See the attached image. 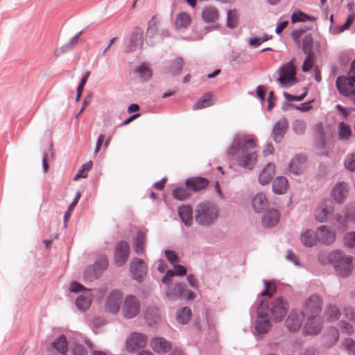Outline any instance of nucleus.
I'll return each mask as SVG.
<instances>
[{
  "label": "nucleus",
  "instance_id": "nucleus-3",
  "mask_svg": "<svg viewBox=\"0 0 355 355\" xmlns=\"http://www.w3.org/2000/svg\"><path fill=\"white\" fill-rule=\"evenodd\" d=\"M268 304V308L266 309V312L270 314V317L275 322L281 321L286 315L289 305L288 302L282 297H277L274 298L270 303L265 302Z\"/></svg>",
  "mask_w": 355,
  "mask_h": 355
},
{
  "label": "nucleus",
  "instance_id": "nucleus-5",
  "mask_svg": "<svg viewBox=\"0 0 355 355\" xmlns=\"http://www.w3.org/2000/svg\"><path fill=\"white\" fill-rule=\"evenodd\" d=\"M352 257L345 255L338 250L333 266L336 274L341 277H348L352 271Z\"/></svg>",
  "mask_w": 355,
  "mask_h": 355
},
{
  "label": "nucleus",
  "instance_id": "nucleus-47",
  "mask_svg": "<svg viewBox=\"0 0 355 355\" xmlns=\"http://www.w3.org/2000/svg\"><path fill=\"white\" fill-rule=\"evenodd\" d=\"M108 266V261L106 257H100L92 266L96 268L98 274L101 277L103 272L107 269Z\"/></svg>",
  "mask_w": 355,
  "mask_h": 355
},
{
  "label": "nucleus",
  "instance_id": "nucleus-32",
  "mask_svg": "<svg viewBox=\"0 0 355 355\" xmlns=\"http://www.w3.org/2000/svg\"><path fill=\"white\" fill-rule=\"evenodd\" d=\"M338 250H334L330 252L322 250L318 254V260L323 266L332 264L338 253Z\"/></svg>",
  "mask_w": 355,
  "mask_h": 355
},
{
  "label": "nucleus",
  "instance_id": "nucleus-4",
  "mask_svg": "<svg viewBox=\"0 0 355 355\" xmlns=\"http://www.w3.org/2000/svg\"><path fill=\"white\" fill-rule=\"evenodd\" d=\"M277 72L279 73L277 81L284 87H291L297 82L293 59L282 66Z\"/></svg>",
  "mask_w": 355,
  "mask_h": 355
},
{
  "label": "nucleus",
  "instance_id": "nucleus-6",
  "mask_svg": "<svg viewBox=\"0 0 355 355\" xmlns=\"http://www.w3.org/2000/svg\"><path fill=\"white\" fill-rule=\"evenodd\" d=\"M70 291L75 293L85 291L77 297L76 304L80 310H86L89 307L92 301V295L89 290L86 289L80 283L73 282L70 285Z\"/></svg>",
  "mask_w": 355,
  "mask_h": 355
},
{
  "label": "nucleus",
  "instance_id": "nucleus-62",
  "mask_svg": "<svg viewBox=\"0 0 355 355\" xmlns=\"http://www.w3.org/2000/svg\"><path fill=\"white\" fill-rule=\"evenodd\" d=\"M79 35H76L73 37L69 44H66L61 48V51L62 52L66 51L67 50L71 49L73 47V46L78 42Z\"/></svg>",
  "mask_w": 355,
  "mask_h": 355
},
{
  "label": "nucleus",
  "instance_id": "nucleus-44",
  "mask_svg": "<svg viewBox=\"0 0 355 355\" xmlns=\"http://www.w3.org/2000/svg\"><path fill=\"white\" fill-rule=\"evenodd\" d=\"M83 277L85 282H92L99 278L100 275L98 274L96 268H94L92 266H89L86 268L84 272Z\"/></svg>",
  "mask_w": 355,
  "mask_h": 355
},
{
  "label": "nucleus",
  "instance_id": "nucleus-35",
  "mask_svg": "<svg viewBox=\"0 0 355 355\" xmlns=\"http://www.w3.org/2000/svg\"><path fill=\"white\" fill-rule=\"evenodd\" d=\"M218 17V13L214 7H207L202 12V18L207 23L214 22Z\"/></svg>",
  "mask_w": 355,
  "mask_h": 355
},
{
  "label": "nucleus",
  "instance_id": "nucleus-64",
  "mask_svg": "<svg viewBox=\"0 0 355 355\" xmlns=\"http://www.w3.org/2000/svg\"><path fill=\"white\" fill-rule=\"evenodd\" d=\"M73 355H87V352L84 346L80 345H76L73 349Z\"/></svg>",
  "mask_w": 355,
  "mask_h": 355
},
{
  "label": "nucleus",
  "instance_id": "nucleus-8",
  "mask_svg": "<svg viewBox=\"0 0 355 355\" xmlns=\"http://www.w3.org/2000/svg\"><path fill=\"white\" fill-rule=\"evenodd\" d=\"M166 296L168 298L173 300H178L180 297L186 300H192L195 298L194 293L181 283H176L173 286L169 287L166 291Z\"/></svg>",
  "mask_w": 355,
  "mask_h": 355
},
{
  "label": "nucleus",
  "instance_id": "nucleus-60",
  "mask_svg": "<svg viewBox=\"0 0 355 355\" xmlns=\"http://www.w3.org/2000/svg\"><path fill=\"white\" fill-rule=\"evenodd\" d=\"M164 254L167 260L173 265L178 263L179 258L177 253L173 250H166L164 251Z\"/></svg>",
  "mask_w": 355,
  "mask_h": 355
},
{
  "label": "nucleus",
  "instance_id": "nucleus-38",
  "mask_svg": "<svg viewBox=\"0 0 355 355\" xmlns=\"http://www.w3.org/2000/svg\"><path fill=\"white\" fill-rule=\"evenodd\" d=\"M191 23L190 16L184 12L178 15L175 19V26L178 29L187 28Z\"/></svg>",
  "mask_w": 355,
  "mask_h": 355
},
{
  "label": "nucleus",
  "instance_id": "nucleus-26",
  "mask_svg": "<svg viewBox=\"0 0 355 355\" xmlns=\"http://www.w3.org/2000/svg\"><path fill=\"white\" fill-rule=\"evenodd\" d=\"M275 173V166L274 164H268L261 171L259 175V182L262 185L268 184Z\"/></svg>",
  "mask_w": 355,
  "mask_h": 355
},
{
  "label": "nucleus",
  "instance_id": "nucleus-37",
  "mask_svg": "<svg viewBox=\"0 0 355 355\" xmlns=\"http://www.w3.org/2000/svg\"><path fill=\"white\" fill-rule=\"evenodd\" d=\"M211 94L210 93L205 94L200 99H199L193 107L194 110H200L207 107L212 105Z\"/></svg>",
  "mask_w": 355,
  "mask_h": 355
},
{
  "label": "nucleus",
  "instance_id": "nucleus-57",
  "mask_svg": "<svg viewBox=\"0 0 355 355\" xmlns=\"http://www.w3.org/2000/svg\"><path fill=\"white\" fill-rule=\"evenodd\" d=\"M343 344L349 355H355V340L353 338H347L344 339Z\"/></svg>",
  "mask_w": 355,
  "mask_h": 355
},
{
  "label": "nucleus",
  "instance_id": "nucleus-51",
  "mask_svg": "<svg viewBox=\"0 0 355 355\" xmlns=\"http://www.w3.org/2000/svg\"><path fill=\"white\" fill-rule=\"evenodd\" d=\"M336 221L342 226H346L348 221H355V213H347L344 216L336 214L335 216Z\"/></svg>",
  "mask_w": 355,
  "mask_h": 355
},
{
  "label": "nucleus",
  "instance_id": "nucleus-2",
  "mask_svg": "<svg viewBox=\"0 0 355 355\" xmlns=\"http://www.w3.org/2000/svg\"><path fill=\"white\" fill-rule=\"evenodd\" d=\"M218 209L216 204L211 202L199 203L195 209L194 217L196 223L201 226L208 227L217 220Z\"/></svg>",
  "mask_w": 355,
  "mask_h": 355
},
{
  "label": "nucleus",
  "instance_id": "nucleus-49",
  "mask_svg": "<svg viewBox=\"0 0 355 355\" xmlns=\"http://www.w3.org/2000/svg\"><path fill=\"white\" fill-rule=\"evenodd\" d=\"M292 128L295 133L302 135H304L306 131V123L303 119H295L292 123Z\"/></svg>",
  "mask_w": 355,
  "mask_h": 355
},
{
  "label": "nucleus",
  "instance_id": "nucleus-31",
  "mask_svg": "<svg viewBox=\"0 0 355 355\" xmlns=\"http://www.w3.org/2000/svg\"><path fill=\"white\" fill-rule=\"evenodd\" d=\"M288 186L287 179L285 177L279 176L274 180L272 189L276 194H283L286 191Z\"/></svg>",
  "mask_w": 355,
  "mask_h": 355
},
{
  "label": "nucleus",
  "instance_id": "nucleus-43",
  "mask_svg": "<svg viewBox=\"0 0 355 355\" xmlns=\"http://www.w3.org/2000/svg\"><path fill=\"white\" fill-rule=\"evenodd\" d=\"M172 349L171 342L163 338L157 337V353L165 354Z\"/></svg>",
  "mask_w": 355,
  "mask_h": 355
},
{
  "label": "nucleus",
  "instance_id": "nucleus-59",
  "mask_svg": "<svg viewBox=\"0 0 355 355\" xmlns=\"http://www.w3.org/2000/svg\"><path fill=\"white\" fill-rule=\"evenodd\" d=\"M344 243L349 248L355 246V232H347L345 234Z\"/></svg>",
  "mask_w": 355,
  "mask_h": 355
},
{
  "label": "nucleus",
  "instance_id": "nucleus-33",
  "mask_svg": "<svg viewBox=\"0 0 355 355\" xmlns=\"http://www.w3.org/2000/svg\"><path fill=\"white\" fill-rule=\"evenodd\" d=\"M279 220V213L277 209L269 210L263 217V224L265 227H272L275 225Z\"/></svg>",
  "mask_w": 355,
  "mask_h": 355
},
{
  "label": "nucleus",
  "instance_id": "nucleus-22",
  "mask_svg": "<svg viewBox=\"0 0 355 355\" xmlns=\"http://www.w3.org/2000/svg\"><path fill=\"white\" fill-rule=\"evenodd\" d=\"M288 126V122L286 118H282L275 123L272 131V137L276 143L282 141Z\"/></svg>",
  "mask_w": 355,
  "mask_h": 355
},
{
  "label": "nucleus",
  "instance_id": "nucleus-21",
  "mask_svg": "<svg viewBox=\"0 0 355 355\" xmlns=\"http://www.w3.org/2000/svg\"><path fill=\"white\" fill-rule=\"evenodd\" d=\"M305 166V156L302 155H296L291 160L288 164V171L294 175H300L304 171Z\"/></svg>",
  "mask_w": 355,
  "mask_h": 355
},
{
  "label": "nucleus",
  "instance_id": "nucleus-12",
  "mask_svg": "<svg viewBox=\"0 0 355 355\" xmlns=\"http://www.w3.org/2000/svg\"><path fill=\"white\" fill-rule=\"evenodd\" d=\"M304 31L302 29L295 30L291 33V37L294 42L302 48L303 51L306 53H313V37L311 34H306L302 39V44L300 42V37L304 33Z\"/></svg>",
  "mask_w": 355,
  "mask_h": 355
},
{
  "label": "nucleus",
  "instance_id": "nucleus-15",
  "mask_svg": "<svg viewBox=\"0 0 355 355\" xmlns=\"http://www.w3.org/2000/svg\"><path fill=\"white\" fill-rule=\"evenodd\" d=\"M130 270L132 277L137 281L141 282L146 275L147 266L143 260L135 258L130 263Z\"/></svg>",
  "mask_w": 355,
  "mask_h": 355
},
{
  "label": "nucleus",
  "instance_id": "nucleus-50",
  "mask_svg": "<svg viewBox=\"0 0 355 355\" xmlns=\"http://www.w3.org/2000/svg\"><path fill=\"white\" fill-rule=\"evenodd\" d=\"M92 167V162L89 161L82 165L81 168L78 170L77 174L73 178V180H78L79 178H85L87 176L88 171Z\"/></svg>",
  "mask_w": 355,
  "mask_h": 355
},
{
  "label": "nucleus",
  "instance_id": "nucleus-55",
  "mask_svg": "<svg viewBox=\"0 0 355 355\" xmlns=\"http://www.w3.org/2000/svg\"><path fill=\"white\" fill-rule=\"evenodd\" d=\"M265 286L264 291L260 294L261 297L269 296L271 297L272 293L276 291V285L273 282H268L267 280H263Z\"/></svg>",
  "mask_w": 355,
  "mask_h": 355
},
{
  "label": "nucleus",
  "instance_id": "nucleus-7",
  "mask_svg": "<svg viewBox=\"0 0 355 355\" xmlns=\"http://www.w3.org/2000/svg\"><path fill=\"white\" fill-rule=\"evenodd\" d=\"M334 210V202L330 199H324L318 204L315 211V218L319 223H325L333 216Z\"/></svg>",
  "mask_w": 355,
  "mask_h": 355
},
{
  "label": "nucleus",
  "instance_id": "nucleus-28",
  "mask_svg": "<svg viewBox=\"0 0 355 355\" xmlns=\"http://www.w3.org/2000/svg\"><path fill=\"white\" fill-rule=\"evenodd\" d=\"M187 272V268L184 266L175 263L173 265V270H167L165 276L162 278V282L168 284L175 275L184 276Z\"/></svg>",
  "mask_w": 355,
  "mask_h": 355
},
{
  "label": "nucleus",
  "instance_id": "nucleus-17",
  "mask_svg": "<svg viewBox=\"0 0 355 355\" xmlns=\"http://www.w3.org/2000/svg\"><path fill=\"white\" fill-rule=\"evenodd\" d=\"M129 254V245L126 242L120 241L115 246L114 262L118 266H123Z\"/></svg>",
  "mask_w": 355,
  "mask_h": 355
},
{
  "label": "nucleus",
  "instance_id": "nucleus-23",
  "mask_svg": "<svg viewBox=\"0 0 355 355\" xmlns=\"http://www.w3.org/2000/svg\"><path fill=\"white\" fill-rule=\"evenodd\" d=\"M348 191L347 184L340 182L335 184L331 191V195L337 202L342 203L347 197Z\"/></svg>",
  "mask_w": 355,
  "mask_h": 355
},
{
  "label": "nucleus",
  "instance_id": "nucleus-36",
  "mask_svg": "<svg viewBox=\"0 0 355 355\" xmlns=\"http://www.w3.org/2000/svg\"><path fill=\"white\" fill-rule=\"evenodd\" d=\"M316 17L314 16L309 15L300 10H297L294 12L291 15V22L293 24L297 23V22H304L306 21H314L316 20Z\"/></svg>",
  "mask_w": 355,
  "mask_h": 355
},
{
  "label": "nucleus",
  "instance_id": "nucleus-45",
  "mask_svg": "<svg viewBox=\"0 0 355 355\" xmlns=\"http://www.w3.org/2000/svg\"><path fill=\"white\" fill-rule=\"evenodd\" d=\"M53 346L59 352L65 354L67 352V343L64 336H60L53 343Z\"/></svg>",
  "mask_w": 355,
  "mask_h": 355
},
{
  "label": "nucleus",
  "instance_id": "nucleus-48",
  "mask_svg": "<svg viewBox=\"0 0 355 355\" xmlns=\"http://www.w3.org/2000/svg\"><path fill=\"white\" fill-rule=\"evenodd\" d=\"M325 314L330 321L338 320L340 312L336 305H329L325 311Z\"/></svg>",
  "mask_w": 355,
  "mask_h": 355
},
{
  "label": "nucleus",
  "instance_id": "nucleus-58",
  "mask_svg": "<svg viewBox=\"0 0 355 355\" xmlns=\"http://www.w3.org/2000/svg\"><path fill=\"white\" fill-rule=\"evenodd\" d=\"M137 71L140 74V77L144 81L148 80L153 74L151 70L144 65L138 67Z\"/></svg>",
  "mask_w": 355,
  "mask_h": 355
},
{
  "label": "nucleus",
  "instance_id": "nucleus-61",
  "mask_svg": "<svg viewBox=\"0 0 355 355\" xmlns=\"http://www.w3.org/2000/svg\"><path fill=\"white\" fill-rule=\"evenodd\" d=\"M339 325L340 327V328L342 329L343 331L348 335H352L354 334V327L350 324L349 323L345 322V321H343V320H341L340 322H339Z\"/></svg>",
  "mask_w": 355,
  "mask_h": 355
},
{
  "label": "nucleus",
  "instance_id": "nucleus-9",
  "mask_svg": "<svg viewBox=\"0 0 355 355\" xmlns=\"http://www.w3.org/2000/svg\"><path fill=\"white\" fill-rule=\"evenodd\" d=\"M266 308H268V304H265L264 301L260 302L257 307L258 319L255 322V329L259 334L266 333L270 327V324L268 319V313L266 312Z\"/></svg>",
  "mask_w": 355,
  "mask_h": 355
},
{
  "label": "nucleus",
  "instance_id": "nucleus-52",
  "mask_svg": "<svg viewBox=\"0 0 355 355\" xmlns=\"http://www.w3.org/2000/svg\"><path fill=\"white\" fill-rule=\"evenodd\" d=\"M239 22V17L236 10H230L227 12V26L230 28H235Z\"/></svg>",
  "mask_w": 355,
  "mask_h": 355
},
{
  "label": "nucleus",
  "instance_id": "nucleus-42",
  "mask_svg": "<svg viewBox=\"0 0 355 355\" xmlns=\"http://www.w3.org/2000/svg\"><path fill=\"white\" fill-rule=\"evenodd\" d=\"M145 243V234L139 231L137 237L134 240V249L136 253L139 254L143 252Z\"/></svg>",
  "mask_w": 355,
  "mask_h": 355
},
{
  "label": "nucleus",
  "instance_id": "nucleus-25",
  "mask_svg": "<svg viewBox=\"0 0 355 355\" xmlns=\"http://www.w3.org/2000/svg\"><path fill=\"white\" fill-rule=\"evenodd\" d=\"M208 183L209 181L206 178L201 177L188 178L185 182L187 188L193 191L205 189L208 185Z\"/></svg>",
  "mask_w": 355,
  "mask_h": 355
},
{
  "label": "nucleus",
  "instance_id": "nucleus-13",
  "mask_svg": "<svg viewBox=\"0 0 355 355\" xmlns=\"http://www.w3.org/2000/svg\"><path fill=\"white\" fill-rule=\"evenodd\" d=\"M336 85L340 94L344 96H351L355 94V83L350 77L338 76Z\"/></svg>",
  "mask_w": 355,
  "mask_h": 355
},
{
  "label": "nucleus",
  "instance_id": "nucleus-39",
  "mask_svg": "<svg viewBox=\"0 0 355 355\" xmlns=\"http://www.w3.org/2000/svg\"><path fill=\"white\" fill-rule=\"evenodd\" d=\"M183 65L184 60L182 58H177L171 62L168 72L173 76L178 75L181 73Z\"/></svg>",
  "mask_w": 355,
  "mask_h": 355
},
{
  "label": "nucleus",
  "instance_id": "nucleus-41",
  "mask_svg": "<svg viewBox=\"0 0 355 355\" xmlns=\"http://www.w3.org/2000/svg\"><path fill=\"white\" fill-rule=\"evenodd\" d=\"M352 135L350 126L344 123L340 122L338 124V138L340 140H347Z\"/></svg>",
  "mask_w": 355,
  "mask_h": 355
},
{
  "label": "nucleus",
  "instance_id": "nucleus-63",
  "mask_svg": "<svg viewBox=\"0 0 355 355\" xmlns=\"http://www.w3.org/2000/svg\"><path fill=\"white\" fill-rule=\"evenodd\" d=\"M344 315L346 319L355 322V311L352 308H345Z\"/></svg>",
  "mask_w": 355,
  "mask_h": 355
},
{
  "label": "nucleus",
  "instance_id": "nucleus-53",
  "mask_svg": "<svg viewBox=\"0 0 355 355\" xmlns=\"http://www.w3.org/2000/svg\"><path fill=\"white\" fill-rule=\"evenodd\" d=\"M141 45V37L140 36H133L130 38L129 44L126 49V52H133L139 49Z\"/></svg>",
  "mask_w": 355,
  "mask_h": 355
},
{
  "label": "nucleus",
  "instance_id": "nucleus-29",
  "mask_svg": "<svg viewBox=\"0 0 355 355\" xmlns=\"http://www.w3.org/2000/svg\"><path fill=\"white\" fill-rule=\"evenodd\" d=\"M252 204L254 210L260 213L268 207V202L264 193H259L252 198Z\"/></svg>",
  "mask_w": 355,
  "mask_h": 355
},
{
  "label": "nucleus",
  "instance_id": "nucleus-10",
  "mask_svg": "<svg viewBox=\"0 0 355 355\" xmlns=\"http://www.w3.org/2000/svg\"><path fill=\"white\" fill-rule=\"evenodd\" d=\"M322 299L318 295L311 296L304 303L303 315L309 317H319L322 311Z\"/></svg>",
  "mask_w": 355,
  "mask_h": 355
},
{
  "label": "nucleus",
  "instance_id": "nucleus-27",
  "mask_svg": "<svg viewBox=\"0 0 355 355\" xmlns=\"http://www.w3.org/2000/svg\"><path fill=\"white\" fill-rule=\"evenodd\" d=\"M301 241L306 247L316 245L318 242L317 231L306 230L301 234Z\"/></svg>",
  "mask_w": 355,
  "mask_h": 355
},
{
  "label": "nucleus",
  "instance_id": "nucleus-1",
  "mask_svg": "<svg viewBox=\"0 0 355 355\" xmlns=\"http://www.w3.org/2000/svg\"><path fill=\"white\" fill-rule=\"evenodd\" d=\"M257 143L250 135L237 132L234 135L232 142L226 149V155L237 164L248 170H252L257 162L255 150Z\"/></svg>",
  "mask_w": 355,
  "mask_h": 355
},
{
  "label": "nucleus",
  "instance_id": "nucleus-56",
  "mask_svg": "<svg viewBox=\"0 0 355 355\" xmlns=\"http://www.w3.org/2000/svg\"><path fill=\"white\" fill-rule=\"evenodd\" d=\"M345 168L349 171H355V152L348 155L344 160Z\"/></svg>",
  "mask_w": 355,
  "mask_h": 355
},
{
  "label": "nucleus",
  "instance_id": "nucleus-19",
  "mask_svg": "<svg viewBox=\"0 0 355 355\" xmlns=\"http://www.w3.org/2000/svg\"><path fill=\"white\" fill-rule=\"evenodd\" d=\"M122 295L120 292L114 291L108 295L106 303L105 309L112 313H116L121 306Z\"/></svg>",
  "mask_w": 355,
  "mask_h": 355
},
{
  "label": "nucleus",
  "instance_id": "nucleus-16",
  "mask_svg": "<svg viewBox=\"0 0 355 355\" xmlns=\"http://www.w3.org/2000/svg\"><path fill=\"white\" fill-rule=\"evenodd\" d=\"M304 318V316L301 311H291L285 322L287 329L292 332L300 330Z\"/></svg>",
  "mask_w": 355,
  "mask_h": 355
},
{
  "label": "nucleus",
  "instance_id": "nucleus-20",
  "mask_svg": "<svg viewBox=\"0 0 355 355\" xmlns=\"http://www.w3.org/2000/svg\"><path fill=\"white\" fill-rule=\"evenodd\" d=\"M322 327V320L320 317H309L303 332L305 335H316L320 332Z\"/></svg>",
  "mask_w": 355,
  "mask_h": 355
},
{
  "label": "nucleus",
  "instance_id": "nucleus-54",
  "mask_svg": "<svg viewBox=\"0 0 355 355\" xmlns=\"http://www.w3.org/2000/svg\"><path fill=\"white\" fill-rule=\"evenodd\" d=\"M306 57L302 64V70L304 72L309 71L314 65V53H306Z\"/></svg>",
  "mask_w": 355,
  "mask_h": 355
},
{
  "label": "nucleus",
  "instance_id": "nucleus-14",
  "mask_svg": "<svg viewBox=\"0 0 355 355\" xmlns=\"http://www.w3.org/2000/svg\"><path fill=\"white\" fill-rule=\"evenodd\" d=\"M148 339L147 337L141 333H132L126 340V348L129 352H133L139 348L146 346Z\"/></svg>",
  "mask_w": 355,
  "mask_h": 355
},
{
  "label": "nucleus",
  "instance_id": "nucleus-30",
  "mask_svg": "<svg viewBox=\"0 0 355 355\" xmlns=\"http://www.w3.org/2000/svg\"><path fill=\"white\" fill-rule=\"evenodd\" d=\"M339 331L336 327H330L328 329L327 334L324 337V345L327 348H329L334 345L339 340Z\"/></svg>",
  "mask_w": 355,
  "mask_h": 355
},
{
  "label": "nucleus",
  "instance_id": "nucleus-18",
  "mask_svg": "<svg viewBox=\"0 0 355 355\" xmlns=\"http://www.w3.org/2000/svg\"><path fill=\"white\" fill-rule=\"evenodd\" d=\"M316 231L318 236V241L324 245H330L334 242L336 239V232L331 227L320 225L317 228Z\"/></svg>",
  "mask_w": 355,
  "mask_h": 355
},
{
  "label": "nucleus",
  "instance_id": "nucleus-46",
  "mask_svg": "<svg viewBox=\"0 0 355 355\" xmlns=\"http://www.w3.org/2000/svg\"><path fill=\"white\" fill-rule=\"evenodd\" d=\"M173 196L176 200L184 201L189 198L190 193L185 188L178 187L173 190Z\"/></svg>",
  "mask_w": 355,
  "mask_h": 355
},
{
  "label": "nucleus",
  "instance_id": "nucleus-11",
  "mask_svg": "<svg viewBox=\"0 0 355 355\" xmlns=\"http://www.w3.org/2000/svg\"><path fill=\"white\" fill-rule=\"evenodd\" d=\"M140 303L137 298L132 295H128L123 302L122 314L124 318L131 319L135 318L139 312Z\"/></svg>",
  "mask_w": 355,
  "mask_h": 355
},
{
  "label": "nucleus",
  "instance_id": "nucleus-40",
  "mask_svg": "<svg viewBox=\"0 0 355 355\" xmlns=\"http://www.w3.org/2000/svg\"><path fill=\"white\" fill-rule=\"evenodd\" d=\"M144 318L150 326L155 324V311L154 305L148 306L144 311Z\"/></svg>",
  "mask_w": 355,
  "mask_h": 355
},
{
  "label": "nucleus",
  "instance_id": "nucleus-34",
  "mask_svg": "<svg viewBox=\"0 0 355 355\" xmlns=\"http://www.w3.org/2000/svg\"><path fill=\"white\" fill-rule=\"evenodd\" d=\"M191 315V309L185 306L177 310L175 318L179 323L186 324L190 321Z\"/></svg>",
  "mask_w": 355,
  "mask_h": 355
},
{
  "label": "nucleus",
  "instance_id": "nucleus-24",
  "mask_svg": "<svg viewBox=\"0 0 355 355\" xmlns=\"http://www.w3.org/2000/svg\"><path fill=\"white\" fill-rule=\"evenodd\" d=\"M178 214L186 227H191L193 223V209L191 205H182L178 209Z\"/></svg>",
  "mask_w": 355,
  "mask_h": 355
}]
</instances>
